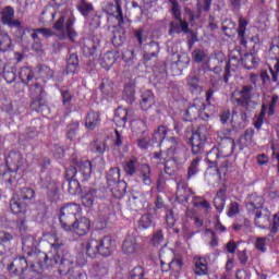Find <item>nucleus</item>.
Masks as SVG:
<instances>
[{
  "label": "nucleus",
  "mask_w": 279,
  "mask_h": 279,
  "mask_svg": "<svg viewBox=\"0 0 279 279\" xmlns=\"http://www.w3.org/2000/svg\"><path fill=\"white\" fill-rule=\"evenodd\" d=\"M236 143L233 138H228L220 145V148H213L207 154V162L209 165H214L215 167H219L218 171L221 173H226L228 171V156H232L234 151V147Z\"/></svg>",
  "instance_id": "1"
},
{
  "label": "nucleus",
  "mask_w": 279,
  "mask_h": 279,
  "mask_svg": "<svg viewBox=\"0 0 279 279\" xmlns=\"http://www.w3.org/2000/svg\"><path fill=\"white\" fill-rule=\"evenodd\" d=\"M54 242L50 244L51 250L57 254L53 258H50V260H53L54 263L59 264V274L60 276H69L71 271L73 270V263H75V258L71 256V253L66 251V246L64 245V242L58 238V235L52 234L51 235Z\"/></svg>",
  "instance_id": "2"
},
{
  "label": "nucleus",
  "mask_w": 279,
  "mask_h": 279,
  "mask_svg": "<svg viewBox=\"0 0 279 279\" xmlns=\"http://www.w3.org/2000/svg\"><path fill=\"white\" fill-rule=\"evenodd\" d=\"M73 19L69 17L66 22L64 23V16H60L58 21L53 24L52 29H56V32L59 33H53L51 28H36V32H39L45 38H49L51 36H57L60 40H75L77 37V32L73 28ZM56 34V35H54Z\"/></svg>",
  "instance_id": "3"
},
{
  "label": "nucleus",
  "mask_w": 279,
  "mask_h": 279,
  "mask_svg": "<svg viewBox=\"0 0 279 279\" xmlns=\"http://www.w3.org/2000/svg\"><path fill=\"white\" fill-rule=\"evenodd\" d=\"M36 197V192L29 187H23L21 191L15 192L10 199V209L13 215H23L27 213V204Z\"/></svg>",
  "instance_id": "4"
},
{
  "label": "nucleus",
  "mask_w": 279,
  "mask_h": 279,
  "mask_svg": "<svg viewBox=\"0 0 279 279\" xmlns=\"http://www.w3.org/2000/svg\"><path fill=\"white\" fill-rule=\"evenodd\" d=\"M159 258L161 263V271H172L174 276H178L184 267V262L180 257H175L173 250L163 247L160 250Z\"/></svg>",
  "instance_id": "5"
},
{
  "label": "nucleus",
  "mask_w": 279,
  "mask_h": 279,
  "mask_svg": "<svg viewBox=\"0 0 279 279\" xmlns=\"http://www.w3.org/2000/svg\"><path fill=\"white\" fill-rule=\"evenodd\" d=\"M22 250L27 256H31L37 265H39L40 269H43V265H47L49 255L38 250V242H36L34 236H26L23 240Z\"/></svg>",
  "instance_id": "6"
},
{
  "label": "nucleus",
  "mask_w": 279,
  "mask_h": 279,
  "mask_svg": "<svg viewBox=\"0 0 279 279\" xmlns=\"http://www.w3.org/2000/svg\"><path fill=\"white\" fill-rule=\"evenodd\" d=\"M80 213H82V207L80 204L68 203L61 207L59 213V220L65 232H71V225L72 222L76 221L77 215H80Z\"/></svg>",
  "instance_id": "7"
},
{
  "label": "nucleus",
  "mask_w": 279,
  "mask_h": 279,
  "mask_svg": "<svg viewBox=\"0 0 279 279\" xmlns=\"http://www.w3.org/2000/svg\"><path fill=\"white\" fill-rule=\"evenodd\" d=\"M253 92H254V86L243 85L241 89H235L232 93V99L241 108H245V110H250V106L254 104V101H252V98L254 97V95H252Z\"/></svg>",
  "instance_id": "8"
},
{
  "label": "nucleus",
  "mask_w": 279,
  "mask_h": 279,
  "mask_svg": "<svg viewBox=\"0 0 279 279\" xmlns=\"http://www.w3.org/2000/svg\"><path fill=\"white\" fill-rule=\"evenodd\" d=\"M168 143V149L167 153L163 151H157L154 154V158L156 160H169L178 154V150L180 149V143L178 142V138L175 137H170L167 140Z\"/></svg>",
  "instance_id": "9"
},
{
  "label": "nucleus",
  "mask_w": 279,
  "mask_h": 279,
  "mask_svg": "<svg viewBox=\"0 0 279 279\" xmlns=\"http://www.w3.org/2000/svg\"><path fill=\"white\" fill-rule=\"evenodd\" d=\"M122 252L126 254V256H133V254L141 252V243H138L136 234L131 233L126 235L122 243Z\"/></svg>",
  "instance_id": "10"
},
{
  "label": "nucleus",
  "mask_w": 279,
  "mask_h": 279,
  "mask_svg": "<svg viewBox=\"0 0 279 279\" xmlns=\"http://www.w3.org/2000/svg\"><path fill=\"white\" fill-rule=\"evenodd\" d=\"M89 230L90 220L86 217L76 218V220L70 225V232H75L78 236H85V234H88Z\"/></svg>",
  "instance_id": "11"
},
{
  "label": "nucleus",
  "mask_w": 279,
  "mask_h": 279,
  "mask_svg": "<svg viewBox=\"0 0 279 279\" xmlns=\"http://www.w3.org/2000/svg\"><path fill=\"white\" fill-rule=\"evenodd\" d=\"M190 143L192 145V154H201L202 149H204V145H206V135L202 133V129L192 133Z\"/></svg>",
  "instance_id": "12"
},
{
  "label": "nucleus",
  "mask_w": 279,
  "mask_h": 279,
  "mask_svg": "<svg viewBox=\"0 0 279 279\" xmlns=\"http://www.w3.org/2000/svg\"><path fill=\"white\" fill-rule=\"evenodd\" d=\"M1 21L3 25L9 27H21V21L14 20V8L5 7L1 12Z\"/></svg>",
  "instance_id": "13"
},
{
  "label": "nucleus",
  "mask_w": 279,
  "mask_h": 279,
  "mask_svg": "<svg viewBox=\"0 0 279 279\" xmlns=\"http://www.w3.org/2000/svg\"><path fill=\"white\" fill-rule=\"evenodd\" d=\"M116 1V11H114V4L112 2H108L104 10L109 14L110 16H114L118 21V25H123V10L121 9V0H114Z\"/></svg>",
  "instance_id": "14"
},
{
  "label": "nucleus",
  "mask_w": 279,
  "mask_h": 279,
  "mask_svg": "<svg viewBox=\"0 0 279 279\" xmlns=\"http://www.w3.org/2000/svg\"><path fill=\"white\" fill-rule=\"evenodd\" d=\"M7 166L9 171L16 173L23 167V155L21 153L11 151L7 157Z\"/></svg>",
  "instance_id": "15"
},
{
  "label": "nucleus",
  "mask_w": 279,
  "mask_h": 279,
  "mask_svg": "<svg viewBox=\"0 0 279 279\" xmlns=\"http://www.w3.org/2000/svg\"><path fill=\"white\" fill-rule=\"evenodd\" d=\"M76 168L78 170L77 179L81 180V182H86V180H88L93 173V163L88 160L81 161L76 163Z\"/></svg>",
  "instance_id": "16"
},
{
  "label": "nucleus",
  "mask_w": 279,
  "mask_h": 279,
  "mask_svg": "<svg viewBox=\"0 0 279 279\" xmlns=\"http://www.w3.org/2000/svg\"><path fill=\"white\" fill-rule=\"evenodd\" d=\"M271 214L267 209H260L255 211L254 225L256 228L265 229L269 226Z\"/></svg>",
  "instance_id": "17"
},
{
  "label": "nucleus",
  "mask_w": 279,
  "mask_h": 279,
  "mask_svg": "<svg viewBox=\"0 0 279 279\" xmlns=\"http://www.w3.org/2000/svg\"><path fill=\"white\" fill-rule=\"evenodd\" d=\"M28 264L25 257H16L10 265L9 271L15 276H21L25 269H27Z\"/></svg>",
  "instance_id": "18"
},
{
  "label": "nucleus",
  "mask_w": 279,
  "mask_h": 279,
  "mask_svg": "<svg viewBox=\"0 0 279 279\" xmlns=\"http://www.w3.org/2000/svg\"><path fill=\"white\" fill-rule=\"evenodd\" d=\"M16 32H17V43H20L21 45H24V47H27V45L32 44V38H31V34H32V28L31 27H25L23 26V22L20 23V27H15Z\"/></svg>",
  "instance_id": "19"
},
{
  "label": "nucleus",
  "mask_w": 279,
  "mask_h": 279,
  "mask_svg": "<svg viewBox=\"0 0 279 279\" xmlns=\"http://www.w3.org/2000/svg\"><path fill=\"white\" fill-rule=\"evenodd\" d=\"M98 252L100 256H110L114 246L112 245V238L105 236L102 239H98Z\"/></svg>",
  "instance_id": "20"
},
{
  "label": "nucleus",
  "mask_w": 279,
  "mask_h": 279,
  "mask_svg": "<svg viewBox=\"0 0 279 279\" xmlns=\"http://www.w3.org/2000/svg\"><path fill=\"white\" fill-rule=\"evenodd\" d=\"M97 49H99V39L97 37H92L84 41L83 53L85 56H97Z\"/></svg>",
  "instance_id": "21"
},
{
  "label": "nucleus",
  "mask_w": 279,
  "mask_h": 279,
  "mask_svg": "<svg viewBox=\"0 0 279 279\" xmlns=\"http://www.w3.org/2000/svg\"><path fill=\"white\" fill-rule=\"evenodd\" d=\"M263 204H265V198L263 196H258L257 194H251L248 196V203L246 204L247 210H252L256 213V210H265L263 208Z\"/></svg>",
  "instance_id": "22"
},
{
  "label": "nucleus",
  "mask_w": 279,
  "mask_h": 279,
  "mask_svg": "<svg viewBox=\"0 0 279 279\" xmlns=\"http://www.w3.org/2000/svg\"><path fill=\"white\" fill-rule=\"evenodd\" d=\"M108 262L100 260L93 265L92 275L94 276V278L101 279L105 276H108Z\"/></svg>",
  "instance_id": "23"
},
{
  "label": "nucleus",
  "mask_w": 279,
  "mask_h": 279,
  "mask_svg": "<svg viewBox=\"0 0 279 279\" xmlns=\"http://www.w3.org/2000/svg\"><path fill=\"white\" fill-rule=\"evenodd\" d=\"M85 250L89 258H96L99 254V239L90 238L85 243Z\"/></svg>",
  "instance_id": "24"
},
{
  "label": "nucleus",
  "mask_w": 279,
  "mask_h": 279,
  "mask_svg": "<svg viewBox=\"0 0 279 279\" xmlns=\"http://www.w3.org/2000/svg\"><path fill=\"white\" fill-rule=\"evenodd\" d=\"M156 104V97L154 96V93L151 90H145L142 93V100L140 101V106L142 110H149L151 106Z\"/></svg>",
  "instance_id": "25"
},
{
  "label": "nucleus",
  "mask_w": 279,
  "mask_h": 279,
  "mask_svg": "<svg viewBox=\"0 0 279 279\" xmlns=\"http://www.w3.org/2000/svg\"><path fill=\"white\" fill-rule=\"evenodd\" d=\"M226 187H220L214 198V206L218 213H222L223 208H226Z\"/></svg>",
  "instance_id": "26"
},
{
  "label": "nucleus",
  "mask_w": 279,
  "mask_h": 279,
  "mask_svg": "<svg viewBox=\"0 0 279 279\" xmlns=\"http://www.w3.org/2000/svg\"><path fill=\"white\" fill-rule=\"evenodd\" d=\"M178 23L175 22H171L170 23V29H169V34H182V32L184 34H189V22L182 20V17H180V20H177Z\"/></svg>",
  "instance_id": "27"
},
{
  "label": "nucleus",
  "mask_w": 279,
  "mask_h": 279,
  "mask_svg": "<svg viewBox=\"0 0 279 279\" xmlns=\"http://www.w3.org/2000/svg\"><path fill=\"white\" fill-rule=\"evenodd\" d=\"M186 84L191 93H202V87L199 86V73L192 72L186 78Z\"/></svg>",
  "instance_id": "28"
},
{
  "label": "nucleus",
  "mask_w": 279,
  "mask_h": 279,
  "mask_svg": "<svg viewBox=\"0 0 279 279\" xmlns=\"http://www.w3.org/2000/svg\"><path fill=\"white\" fill-rule=\"evenodd\" d=\"M113 122L118 128H125V123H128V109L119 107L114 112Z\"/></svg>",
  "instance_id": "29"
},
{
  "label": "nucleus",
  "mask_w": 279,
  "mask_h": 279,
  "mask_svg": "<svg viewBox=\"0 0 279 279\" xmlns=\"http://www.w3.org/2000/svg\"><path fill=\"white\" fill-rule=\"evenodd\" d=\"M138 172L143 184L146 186H151V167H149L147 163H142L138 168Z\"/></svg>",
  "instance_id": "30"
},
{
  "label": "nucleus",
  "mask_w": 279,
  "mask_h": 279,
  "mask_svg": "<svg viewBox=\"0 0 279 279\" xmlns=\"http://www.w3.org/2000/svg\"><path fill=\"white\" fill-rule=\"evenodd\" d=\"M100 90L105 97H114L118 93L117 88H114V83L108 78L102 80Z\"/></svg>",
  "instance_id": "31"
},
{
  "label": "nucleus",
  "mask_w": 279,
  "mask_h": 279,
  "mask_svg": "<svg viewBox=\"0 0 279 279\" xmlns=\"http://www.w3.org/2000/svg\"><path fill=\"white\" fill-rule=\"evenodd\" d=\"M118 58H119V52L117 51L106 52L101 60V66L108 71L112 66V64L117 62Z\"/></svg>",
  "instance_id": "32"
},
{
  "label": "nucleus",
  "mask_w": 279,
  "mask_h": 279,
  "mask_svg": "<svg viewBox=\"0 0 279 279\" xmlns=\"http://www.w3.org/2000/svg\"><path fill=\"white\" fill-rule=\"evenodd\" d=\"M14 241V235L8 231H0V256H3L8 248L5 247V243H12Z\"/></svg>",
  "instance_id": "33"
},
{
  "label": "nucleus",
  "mask_w": 279,
  "mask_h": 279,
  "mask_svg": "<svg viewBox=\"0 0 279 279\" xmlns=\"http://www.w3.org/2000/svg\"><path fill=\"white\" fill-rule=\"evenodd\" d=\"M125 191H128V183L125 181H121L112 185L111 193L116 199H121L125 195Z\"/></svg>",
  "instance_id": "34"
},
{
  "label": "nucleus",
  "mask_w": 279,
  "mask_h": 279,
  "mask_svg": "<svg viewBox=\"0 0 279 279\" xmlns=\"http://www.w3.org/2000/svg\"><path fill=\"white\" fill-rule=\"evenodd\" d=\"M99 121H101V119L99 118V112L89 111L87 113V117H86V120H85V125L89 130H95V128H97V125H99Z\"/></svg>",
  "instance_id": "35"
},
{
  "label": "nucleus",
  "mask_w": 279,
  "mask_h": 279,
  "mask_svg": "<svg viewBox=\"0 0 279 279\" xmlns=\"http://www.w3.org/2000/svg\"><path fill=\"white\" fill-rule=\"evenodd\" d=\"M254 143V130L247 129L244 134L240 137V150L243 147H250Z\"/></svg>",
  "instance_id": "36"
},
{
  "label": "nucleus",
  "mask_w": 279,
  "mask_h": 279,
  "mask_svg": "<svg viewBox=\"0 0 279 279\" xmlns=\"http://www.w3.org/2000/svg\"><path fill=\"white\" fill-rule=\"evenodd\" d=\"M107 182L108 186H113L114 184H119L121 182V169L112 168L107 173Z\"/></svg>",
  "instance_id": "37"
},
{
  "label": "nucleus",
  "mask_w": 279,
  "mask_h": 279,
  "mask_svg": "<svg viewBox=\"0 0 279 279\" xmlns=\"http://www.w3.org/2000/svg\"><path fill=\"white\" fill-rule=\"evenodd\" d=\"M97 197V189H89L87 193L82 197V204L86 208H93L95 198Z\"/></svg>",
  "instance_id": "38"
},
{
  "label": "nucleus",
  "mask_w": 279,
  "mask_h": 279,
  "mask_svg": "<svg viewBox=\"0 0 279 279\" xmlns=\"http://www.w3.org/2000/svg\"><path fill=\"white\" fill-rule=\"evenodd\" d=\"M137 165L138 159L136 157H132L131 159L126 160L123 166L124 173H126V175H130L131 178L136 175Z\"/></svg>",
  "instance_id": "39"
},
{
  "label": "nucleus",
  "mask_w": 279,
  "mask_h": 279,
  "mask_svg": "<svg viewBox=\"0 0 279 279\" xmlns=\"http://www.w3.org/2000/svg\"><path fill=\"white\" fill-rule=\"evenodd\" d=\"M247 27V20L240 17L239 19V28H238V38L240 40V45H247V39H245V29Z\"/></svg>",
  "instance_id": "40"
},
{
  "label": "nucleus",
  "mask_w": 279,
  "mask_h": 279,
  "mask_svg": "<svg viewBox=\"0 0 279 279\" xmlns=\"http://www.w3.org/2000/svg\"><path fill=\"white\" fill-rule=\"evenodd\" d=\"M77 136H80V122L75 121L68 125L66 138L77 141Z\"/></svg>",
  "instance_id": "41"
},
{
  "label": "nucleus",
  "mask_w": 279,
  "mask_h": 279,
  "mask_svg": "<svg viewBox=\"0 0 279 279\" xmlns=\"http://www.w3.org/2000/svg\"><path fill=\"white\" fill-rule=\"evenodd\" d=\"M80 65V59L77 58V54L72 53L70 54L68 59V65L65 68V73L73 74L75 71H77V66Z\"/></svg>",
  "instance_id": "42"
},
{
  "label": "nucleus",
  "mask_w": 279,
  "mask_h": 279,
  "mask_svg": "<svg viewBox=\"0 0 279 279\" xmlns=\"http://www.w3.org/2000/svg\"><path fill=\"white\" fill-rule=\"evenodd\" d=\"M3 77L8 84H12L16 80V68L12 65H4L3 64Z\"/></svg>",
  "instance_id": "43"
},
{
  "label": "nucleus",
  "mask_w": 279,
  "mask_h": 279,
  "mask_svg": "<svg viewBox=\"0 0 279 279\" xmlns=\"http://www.w3.org/2000/svg\"><path fill=\"white\" fill-rule=\"evenodd\" d=\"M144 204H145V196H143V195L132 196L129 199V206H130L131 210L138 211V210L143 209Z\"/></svg>",
  "instance_id": "44"
},
{
  "label": "nucleus",
  "mask_w": 279,
  "mask_h": 279,
  "mask_svg": "<svg viewBox=\"0 0 279 279\" xmlns=\"http://www.w3.org/2000/svg\"><path fill=\"white\" fill-rule=\"evenodd\" d=\"M167 132H169V129L165 125H160L155 130L153 134V143H162L165 138H167Z\"/></svg>",
  "instance_id": "45"
},
{
  "label": "nucleus",
  "mask_w": 279,
  "mask_h": 279,
  "mask_svg": "<svg viewBox=\"0 0 279 279\" xmlns=\"http://www.w3.org/2000/svg\"><path fill=\"white\" fill-rule=\"evenodd\" d=\"M194 272L196 276H206V274H208V264H206V259L199 257L195 262Z\"/></svg>",
  "instance_id": "46"
},
{
  "label": "nucleus",
  "mask_w": 279,
  "mask_h": 279,
  "mask_svg": "<svg viewBox=\"0 0 279 279\" xmlns=\"http://www.w3.org/2000/svg\"><path fill=\"white\" fill-rule=\"evenodd\" d=\"M76 8L83 16H88V14H92L95 11L93 3H89L86 0H81Z\"/></svg>",
  "instance_id": "47"
},
{
  "label": "nucleus",
  "mask_w": 279,
  "mask_h": 279,
  "mask_svg": "<svg viewBox=\"0 0 279 279\" xmlns=\"http://www.w3.org/2000/svg\"><path fill=\"white\" fill-rule=\"evenodd\" d=\"M12 49V39L10 35L4 32H0V51H10Z\"/></svg>",
  "instance_id": "48"
},
{
  "label": "nucleus",
  "mask_w": 279,
  "mask_h": 279,
  "mask_svg": "<svg viewBox=\"0 0 279 279\" xmlns=\"http://www.w3.org/2000/svg\"><path fill=\"white\" fill-rule=\"evenodd\" d=\"M192 58H193L194 62H197V63L210 61V57H208V51L202 50V49H195L192 52Z\"/></svg>",
  "instance_id": "49"
},
{
  "label": "nucleus",
  "mask_w": 279,
  "mask_h": 279,
  "mask_svg": "<svg viewBox=\"0 0 279 279\" xmlns=\"http://www.w3.org/2000/svg\"><path fill=\"white\" fill-rule=\"evenodd\" d=\"M20 80L23 84H29L32 80H34V71L29 69L28 66H24L20 70Z\"/></svg>",
  "instance_id": "50"
},
{
  "label": "nucleus",
  "mask_w": 279,
  "mask_h": 279,
  "mask_svg": "<svg viewBox=\"0 0 279 279\" xmlns=\"http://www.w3.org/2000/svg\"><path fill=\"white\" fill-rule=\"evenodd\" d=\"M242 63L244 64L245 69L252 70L258 65V59L254 57V54L246 53L242 58Z\"/></svg>",
  "instance_id": "51"
},
{
  "label": "nucleus",
  "mask_w": 279,
  "mask_h": 279,
  "mask_svg": "<svg viewBox=\"0 0 279 279\" xmlns=\"http://www.w3.org/2000/svg\"><path fill=\"white\" fill-rule=\"evenodd\" d=\"M202 106H204V105H202ZM202 106H199L197 104H193L192 106H190L187 108L186 116L190 121H193L199 117V112H202V109H203Z\"/></svg>",
  "instance_id": "52"
},
{
  "label": "nucleus",
  "mask_w": 279,
  "mask_h": 279,
  "mask_svg": "<svg viewBox=\"0 0 279 279\" xmlns=\"http://www.w3.org/2000/svg\"><path fill=\"white\" fill-rule=\"evenodd\" d=\"M111 43L114 47H122L125 44V33L123 31H114Z\"/></svg>",
  "instance_id": "53"
},
{
  "label": "nucleus",
  "mask_w": 279,
  "mask_h": 279,
  "mask_svg": "<svg viewBox=\"0 0 279 279\" xmlns=\"http://www.w3.org/2000/svg\"><path fill=\"white\" fill-rule=\"evenodd\" d=\"M201 158L196 157L195 159L192 160L190 167L187 168V178H193V175L197 174L199 172V162Z\"/></svg>",
  "instance_id": "54"
},
{
  "label": "nucleus",
  "mask_w": 279,
  "mask_h": 279,
  "mask_svg": "<svg viewBox=\"0 0 279 279\" xmlns=\"http://www.w3.org/2000/svg\"><path fill=\"white\" fill-rule=\"evenodd\" d=\"M31 108L36 112H45V110H47V105L45 104V100H43V98H33Z\"/></svg>",
  "instance_id": "55"
},
{
  "label": "nucleus",
  "mask_w": 279,
  "mask_h": 279,
  "mask_svg": "<svg viewBox=\"0 0 279 279\" xmlns=\"http://www.w3.org/2000/svg\"><path fill=\"white\" fill-rule=\"evenodd\" d=\"M146 58L147 56H158L160 53V45L157 41H150L146 46Z\"/></svg>",
  "instance_id": "56"
},
{
  "label": "nucleus",
  "mask_w": 279,
  "mask_h": 279,
  "mask_svg": "<svg viewBox=\"0 0 279 279\" xmlns=\"http://www.w3.org/2000/svg\"><path fill=\"white\" fill-rule=\"evenodd\" d=\"M154 223V215L150 213L144 214L140 219V226L142 228H151V225Z\"/></svg>",
  "instance_id": "57"
},
{
  "label": "nucleus",
  "mask_w": 279,
  "mask_h": 279,
  "mask_svg": "<svg viewBox=\"0 0 279 279\" xmlns=\"http://www.w3.org/2000/svg\"><path fill=\"white\" fill-rule=\"evenodd\" d=\"M92 151H95L99 156L106 151V142L94 140L92 143Z\"/></svg>",
  "instance_id": "58"
},
{
  "label": "nucleus",
  "mask_w": 279,
  "mask_h": 279,
  "mask_svg": "<svg viewBox=\"0 0 279 279\" xmlns=\"http://www.w3.org/2000/svg\"><path fill=\"white\" fill-rule=\"evenodd\" d=\"M169 2L172 5L171 12H172L173 19H175V21H180V19H182V11L180 10V3L178 2V0H169Z\"/></svg>",
  "instance_id": "59"
},
{
  "label": "nucleus",
  "mask_w": 279,
  "mask_h": 279,
  "mask_svg": "<svg viewBox=\"0 0 279 279\" xmlns=\"http://www.w3.org/2000/svg\"><path fill=\"white\" fill-rule=\"evenodd\" d=\"M29 90H31V97H33V99L43 98L44 89H43V85H40L39 83H35L34 85H32Z\"/></svg>",
  "instance_id": "60"
},
{
  "label": "nucleus",
  "mask_w": 279,
  "mask_h": 279,
  "mask_svg": "<svg viewBox=\"0 0 279 279\" xmlns=\"http://www.w3.org/2000/svg\"><path fill=\"white\" fill-rule=\"evenodd\" d=\"M77 191H80V182H77V179L68 180V193H70V195H77Z\"/></svg>",
  "instance_id": "61"
},
{
  "label": "nucleus",
  "mask_w": 279,
  "mask_h": 279,
  "mask_svg": "<svg viewBox=\"0 0 279 279\" xmlns=\"http://www.w3.org/2000/svg\"><path fill=\"white\" fill-rule=\"evenodd\" d=\"M39 75L43 80H51L53 77V70L47 65H41L39 68Z\"/></svg>",
  "instance_id": "62"
},
{
  "label": "nucleus",
  "mask_w": 279,
  "mask_h": 279,
  "mask_svg": "<svg viewBox=\"0 0 279 279\" xmlns=\"http://www.w3.org/2000/svg\"><path fill=\"white\" fill-rule=\"evenodd\" d=\"M101 25V16L94 14L89 19V29L92 32H95V29H99V26Z\"/></svg>",
  "instance_id": "63"
},
{
  "label": "nucleus",
  "mask_w": 279,
  "mask_h": 279,
  "mask_svg": "<svg viewBox=\"0 0 279 279\" xmlns=\"http://www.w3.org/2000/svg\"><path fill=\"white\" fill-rule=\"evenodd\" d=\"M274 68H269V71L271 73V80L272 82H278V73H279V58H276L272 60Z\"/></svg>",
  "instance_id": "64"
}]
</instances>
